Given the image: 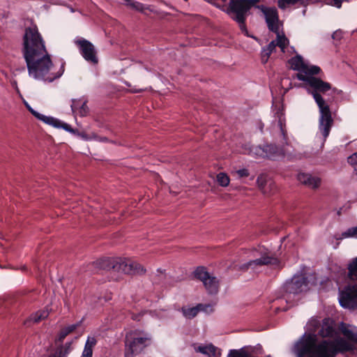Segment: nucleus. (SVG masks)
<instances>
[{
	"label": "nucleus",
	"instance_id": "c756f323",
	"mask_svg": "<svg viewBox=\"0 0 357 357\" xmlns=\"http://www.w3.org/2000/svg\"><path fill=\"white\" fill-rule=\"evenodd\" d=\"M195 277L203 282L210 276L209 273L206 271L203 266H199L196 268L194 272Z\"/></svg>",
	"mask_w": 357,
	"mask_h": 357
},
{
	"label": "nucleus",
	"instance_id": "20e7f679",
	"mask_svg": "<svg viewBox=\"0 0 357 357\" xmlns=\"http://www.w3.org/2000/svg\"><path fill=\"white\" fill-rule=\"evenodd\" d=\"M93 265L102 270H114L128 275H143L146 269L139 263L128 259H102L93 262Z\"/></svg>",
	"mask_w": 357,
	"mask_h": 357
},
{
	"label": "nucleus",
	"instance_id": "f257e3e1",
	"mask_svg": "<svg viewBox=\"0 0 357 357\" xmlns=\"http://www.w3.org/2000/svg\"><path fill=\"white\" fill-rule=\"evenodd\" d=\"M22 54L29 75L34 79L52 82L63 74L65 63L61 64L57 73H50L53 63L45 47V41L35 25L25 29Z\"/></svg>",
	"mask_w": 357,
	"mask_h": 357
},
{
	"label": "nucleus",
	"instance_id": "393cba45",
	"mask_svg": "<svg viewBox=\"0 0 357 357\" xmlns=\"http://www.w3.org/2000/svg\"><path fill=\"white\" fill-rule=\"evenodd\" d=\"M227 357H254L251 352L245 348L241 349H231L227 355ZM266 357H271L270 355Z\"/></svg>",
	"mask_w": 357,
	"mask_h": 357
},
{
	"label": "nucleus",
	"instance_id": "58836bf2",
	"mask_svg": "<svg viewBox=\"0 0 357 357\" xmlns=\"http://www.w3.org/2000/svg\"><path fill=\"white\" fill-rule=\"evenodd\" d=\"M332 38L334 40H340L342 38V31H340V30L335 31L333 33Z\"/></svg>",
	"mask_w": 357,
	"mask_h": 357
},
{
	"label": "nucleus",
	"instance_id": "bb28decb",
	"mask_svg": "<svg viewBox=\"0 0 357 357\" xmlns=\"http://www.w3.org/2000/svg\"><path fill=\"white\" fill-rule=\"evenodd\" d=\"M277 35V38L275 40L277 46H278L282 52H285V47L289 44L288 38L284 35H280V30H278V33H275Z\"/></svg>",
	"mask_w": 357,
	"mask_h": 357
},
{
	"label": "nucleus",
	"instance_id": "7ed1b4c3",
	"mask_svg": "<svg viewBox=\"0 0 357 357\" xmlns=\"http://www.w3.org/2000/svg\"><path fill=\"white\" fill-rule=\"evenodd\" d=\"M296 77L300 80L306 82L312 88L310 93L312 95L319 109V129L321 132L324 139L328 136L330 130L333 124L331 112L329 105L326 103L321 93H324L331 89V85L328 82H324L319 78L313 75H303L302 73H297Z\"/></svg>",
	"mask_w": 357,
	"mask_h": 357
},
{
	"label": "nucleus",
	"instance_id": "e433bc0d",
	"mask_svg": "<svg viewBox=\"0 0 357 357\" xmlns=\"http://www.w3.org/2000/svg\"><path fill=\"white\" fill-rule=\"evenodd\" d=\"M236 174L239 177H248L249 176V171L247 169H241L236 171Z\"/></svg>",
	"mask_w": 357,
	"mask_h": 357
},
{
	"label": "nucleus",
	"instance_id": "423d86ee",
	"mask_svg": "<svg viewBox=\"0 0 357 357\" xmlns=\"http://www.w3.org/2000/svg\"><path fill=\"white\" fill-rule=\"evenodd\" d=\"M249 11V6L245 2V0H230L226 10L229 17L238 23L241 31L247 36H249V35L245 20Z\"/></svg>",
	"mask_w": 357,
	"mask_h": 357
},
{
	"label": "nucleus",
	"instance_id": "a878e982",
	"mask_svg": "<svg viewBox=\"0 0 357 357\" xmlns=\"http://www.w3.org/2000/svg\"><path fill=\"white\" fill-rule=\"evenodd\" d=\"M49 315V311L47 310L38 311L34 314H32L29 319L25 322L26 324L29 321H33V323H38L41 320L46 319Z\"/></svg>",
	"mask_w": 357,
	"mask_h": 357
},
{
	"label": "nucleus",
	"instance_id": "ea45409f",
	"mask_svg": "<svg viewBox=\"0 0 357 357\" xmlns=\"http://www.w3.org/2000/svg\"><path fill=\"white\" fill-rule=\"evenodd\" d=\"M333 6L340 8L342 6V2L348 1V0H333Z\"/></svg>",
	"mask_w": 357,
	"mask_h": 357
},
{
	"label": "nucleus",
	"instance_id": "9d476101",
	"mask_svg": "<svg viewBox=\"0 0 357 357\" xmlns=\"http://www.w3.org/2000/svg\"><path fill=\"white\" fill-rule=\"evenodd\" d=\"M272 265L277 267L280 266V260L271 254L269 252H265L261 254V257L258 259L250 260L247 263L243 264L240 266V269L243 271H248V269H255L257 266Z\"/></svg>",
	"mask_w": 357,
	"mask_h": 357
},
{
	"label": "nucleus",
	"instance_id": "f8f14e48",
	"mask_svg": "<svg viewBox=\"0 0 357 357\" xmlns=\"http://www.w3.org/2000/svg\"><path fill=\"white\" fill-rule=\"evenodd\" d=\"M75 43L79 47L81 54L86 61L93 64L98 63L97 51L90 41L80 38L76 39Z\"/></svg>",
	"mask_w": 357,
	"mask_h": 357
},
{
	"label": "nucleus",
	"instance_id": "9b49d317",
	"mask_svg": "<svg viewBox=\"0 0 357 357\" xmlns=\"http://www.w3.org/2000/svg\"><path fill=\"white\" fill-rule=\"evenodd\" d=\"M291 69L297 70L303 75H314L320 73L321 68L317 66H309L301 55L297 54L289 60Z\"/></svg>",
	"mask_w": 357,
	"mask_h": 357
},
{
	"label": "nucleus",
	"instance_id": "39448f33",
	"mask_svg": "<svg viewBox=\"0 0 357 357\" xmlns=\"http://www.w3.org/2000/svg\"><path fill=\"white\" fill-rule=\"evenodd\" d=\"M152 336L150 333L141 330H135L128 333L125 337V356L133 357L139 354L148 346L151 345Z\"/></svg>",
	"mask_w": 357,
	"mask_h": 357
},
{
	"label": "nucleus",
	"instance_id": "72a5a7b5",
	"mask_svg": "<svg viewBox=\"0 0 357 357\" xmlns=\"http://www.w3.org/2000/svg\"><path fill=\"white\" fill-rule=\"evenodd\" d=\"M348 162L353 166L354 171L357 174V152L348 158Z\"/></svg>",
	"mask_w": 357,
	"mask_h": 357
},
{
	"label": "nucleus",
	"instance_id": "0eeeda50",
	"mask_svg": "<svg viewBox=\"0 0 357 357\" xmlns=\"http://www.w3.org/2000/svg\"><path fill=\"white\" fill-rule=\"evenodd\" d=\"M250 154L258 158H267L271 160H278L284 157L291 158L293 156L289 151L273 144H266L264 146H253L250 149Z\"/></svg>",
	"mask_w": 357,
	"mask_h": 357
},
{
	"label": "nucleus",
	"instance_id": "473e14b6",
	"mask_svg": "<svg viewBox=\"0 0 357 357\" xmlns=\"http://www.w3.org/2000/svg\"><path fill=\"white\" fill-rule=\"evenodd\" d=\"M229 178L227 174L220 172L217 175V181L222 187H227L229 183Z\"/></svg>",
	"mask_w": 357,
	"mask_h": 357
},
{
	"label": "nucleus",
	"instance_id": "1a4fd4ad",
	"mask_svg": "<svg viewBox=\"0 0 357 357\" xmlns=\"http://www.w3.org/2000/svg\"><path fill=\"white\" fill-rule=\"evenodd\" d=\"M340 305L349 310H357V284H348L339 295Z\"/></svg>",
	"mask_w": 357,
	"mask_h": 357
},
{
	"label": "nucleus",
	"instance_id": "79ce46f5",
	"mask_svg": "<svg viewBox=\"0 0 357 357\" xmlns=\"http://www.w3.org/2000/svg\"><path fill=\"white\" fill-rule=\"evenodd\" d=\"M76 134H77V135L80 136L82 138H83V139H86V140H87V139H89V138H88V137H87V135H86V133H84V132H82V133H80V132H79L77 130Z\"/></svg>",
	"mask_w": 357,
	"mask_h": 357
},
{
	"label": "nucleus",
	"instance_id": "dca6fc26",
	"mask_svg": "<svg viewBox=\"0 0 357 357\" xmlns=\"http://www.w3.org/2000/svg\"><path fill=\"white\" fill-rule=\"evenodd\" d=\"M70 107L73 113L78 114L80 116H86L89 112V109L86 105V101L81 103V100L73 99Z\"/></svg>",
	"mask_w": 357,
	"mask_h": 357
},
{
	"label": "nucleus",
	"instance_id": "f03ea898",
	"mask_svg": "<svg viewBox=\"0 0 357 357\" xmlns=\"http://www.w3.org/2000/svg\"><path fill=\"white\" fill-rule=\"evenodd\" d=\"M353 349V344L342 337L318 341L317 335L305 333L295 343L292 352L296 357H335Z\"/></svg>",
	"mask_w": 357,
	"mask_h": 357
},
{
	"label": "nucleus",
	"instance_id": "4c0bfd02",
	"mask_svg": "<svg viewBox=\"0 0 357 357\" xmlns=\"http://www.w3.org/2000/svg\"><path fill=\"white\" fill-rule=\"evenodd\" d=\"M277 45L275 43V40H272L266 47V51H268L269 52H273L276 47Z\"/></svg>",
	"mask_w": 357,
	"mask_h": 357
},
{
	"label": "nucleus",
	"instance_id": "4be33fe9",
	"mask_svg": "<svg viewBox=\"0 0 357 357\" xmlns=\"http://www.w3.org/2000/svg\"><path fill=\"white\" fill-rule=\"evenodd\" d=\"M53 120L54 121H50L48 124L52 125L55 128H61L64 129L65 130H66L69 132H71L73 134H76L77 130L72 128L69 124L62 122L61 121H60L57 119H55L54 117H53Z\"/></svg>",
	"mask_w": 357,
	"mask_h": 357
},
{
	"label": "nucleus",
	"instance_id": "aec40b11",
	"mask_svg": "<svg viewBox=\"0 0 357 357\" xmlns=\"http://www.w3.org/2000/svg\"><path fill=\"white\" fill-rule=\"evenodd\" d=\"M195 349L197 352L206 355L208 357H215L216 355L217 347L213 344H210L206 346H198Z\"/></svg>",
	"mask_w": 357,
	"mask_h": 357
},
{
	"label": "nucleus",
	"instance_id": "2f4dec72",
	"mask_svg": "<svg viewBox=\"0 0 357 357\" xmlns=\"http://www.w3.org/2000/svg\"><path fill=\"white\" fill-rule=\"evenodd\" d=\"M124 1L126 2V4L128 6L130 7L131 8H132L135 10L143 12L144 10V5L138 1H135L133 0H124Z\"/></svg>",
	"mask_w": 357,
	"mask_h": 357
},
{
	"label": "nucleus",
	"instance_id": "37998d69",
	"mask_svg": "<svg viewBox=\"0 0 357 357\" xmlns=\"http://www.w3.org/2000/svg\"><path fill=\"white\" fill-rule=\"evenodd\" d=\"M130 91L132 92V93H139V92H142L144 90L140 89H131Z\"/></svg>",
	"mask_w": 357,
	"mask_h": 357
},
{
	"label": "nucleus",
	"instance_id": "c9c22d12",
	"mask_svg": "<svg viewBox=\"0 0 357 357\" xmlns=\"http://www.w3.org/2000/svg\"><path fill=\"white\" fill-rule=\"evenodd\" d=\"M271 54V52L266 51V47H264L261 52V61L264 63L268 61V59Z\"/></svg>",
	"mask_w": 357,
	"mask_h": 357
},
{
	"label": "nucleus",
	"instance_id": "c85d7f7f",
	"mask_svg": "<svg viewBox=\"0 0 357 357\" xmlns=\"http://www.w3.org/2000/svg\"><path fill=\"white\" fill-rule=\"evenodd\" d=\"M348 238H357V227H353L347 229L345 231L341 234L340 237H336V239L342 240Z\"/></svg>",
	"mask_w": 357,
	"mask_h": 357
},
{
	"label": "nucleus",
	"instance_id": "4468645a",
	"mask_svg": "<svg viewBox=\"0 0 357 357\" xmlns=\"http://www.w3.org/2000/svg\"><path fill=\"white\" fill-rule=\"evenodd\" d=\"M297 179L301 183L312 189L319 188L321 184L320 178L308 173H299L297 175Z\"/></svg>",
	"mask_w": 357,
	"mask_h": 357
},
{
	"label": "nucleus",
	"instance_id": "ddd939ff",
	"mask_svg": "<svg viewBox=\"0 0 357 357\" xmlns=\"http://www.w3.org/2000/svg\"><path fill=\"white\" fill-rule=\"evenodd\" d=\"M258 8L265 16L268 29L273 33H278L280 30V20L277 9L274 7H266L263 5L259 6Z\"/></svg>",
	"mask_w": 357,
	"mask_h": 357
},
{
	"label": "nucleus",
	"instance_id": "5701e85b",
	"mask_svg": "<svg viewBox=\"0 0 357 357\" xmlns=\"http://www.w3.org/2000/svg\"><path fill=\"white\" fill-rule=\"evenodd\" d=\"M341 331L344 336L348 340L357 343V328L350 329L345 325H342L341 327Z\"/></svg>",
	"mask_w": 357,
	"mask_h": 357
},
{
	"label": "nucleus",
	"instance_id": "a19ab883",
	"mask_svg": "<svg viewBox=\"0 0 357 357\" xmlns=\"http://www.w3.org/2000/svg\"><path fill=\"white\" fill-rule=\"evenodd\" d=\"M259 1V0H245V2L247 3V5L249 6V10Z\"/></svg>",
	"mask_w": 357,
	"mask_h": 357
},
{
	"label": "nucleus",
	"instance_id": "cd10ccee",
	"mask_svg": "<svg viewBox=\"0 0 357 357\" xmlns=\"http://www.w3.org/2000/svg\"><path fill=\"white\" fill-rule=\"evenodd\" d=\"M202 306V305H198L196 307H182L181 311L183 312V314L185 317L188 319H192L195 317L197 316V313L199 311V307Z\"/></svg>",
	"mask_w": 357,
	"mask_h": 357
},
{
	"label": "nucleus",
	"instance_id": "f704fd0d",
	"mask_svg": "<svg viewBox=\"0 0 357 357\" xmlns=\"http://www.w3.org/2000/svg\"><path fill=\"white\" fill-rule=\"evenodd\" d=\"M67 350H63L62 348H61L55 353L51 354L49 357H67Z\"/></svg>",
	"mask_w": 357,
	"mask_h": 357
},
{
	"label": "nucleus",
	"instance_id": "f3484780",
	"mask_svg": "<svg viewBox=\"0 0 357 357\" xmlns=\"http://www.w3.org/2000/svg\"><path fill=\"white\" fill-rule=\"evenodd\" d=\"M97 343L95 337H88L80 357H93V350Z\"/></svg>",
	"mask_w": 357,
	"mask_h": 357
},
{
	"label": "nucleus",
	"instance_id": "2eb2a0df",
	"mask_svg": "<svg viewBox=\"0 0 357 357\" xmlns=\"http://www.w3.org/2000/svg\"><path fill=\"white\" fill-rule=\"evenodd\" d=\"M318 333L322 337H333L336 334V331L333 319L330 318L324 319Z\"/></svg>",
	"mask_w": 357,
	"mask_h": 357
},
{
	"label": "nucleus",
	"instance_id": "7c9ffc66",
	"mask_svg": "<svg viewBox=\"0 0 357 357\" xmlns=\"http://www.w3.org/2000/svg\"><path fill=\"white\" fill-rule=\"evenodd\" d=\"M27 108L29 109V111L35 116L38 119L45 122V123L48 124L50 121H54L53 120V117L52 116H45L43 114H41L38 112H37L36 111H35L34 109H33L30 106L27 105Z\"/></svg>",
	"mask_w": 357,
	"mask_h": 357
},
{
	"label": "nucleus",
	"instance_id": "b1692460",
	"mask_svg": "<svg viewBox=\"0 0 357 357\" xmlns=\"http://www.w3.org/2000/svg\"><path fill=\"white\" fill-rule=\"evenodd\" d=\"M275 117L278 119V125L280 128L281 133L284 137V139L286 140L287 138V131L285 130V119L284 117V113L282 109L278 108L277 112L275 114Z\"/></svg>",
	"mask_w": 357,
	"mask_h": 357
},
{
	"label": "nucleus",
	"instance_id": "a211bd4d",
	"mask_svg": "<svg viewBox=\"0 0 357 357\" xmlns=\"http://www.w3.org/2000/svg\"><path fill=\"white\" fill-rule=\"evenodd\" d=\"M203 283L209 294H215L218 291L219 283L216 278L210 275Z\"/></svg>",
	"mask_w": 357,
	"mask_h": 357
},
{
	"label": "nucleus",
	"instance_id": "a18cd8bd",
	"mask_svg": "<svg viewBox=\"0 0 357 357\" xmlns=\"http://www.w3.org/2000/svg\"><path fill=\"white\" fill-rule=\"evenodd\" d=\"M101 141L106 142L107 141V139L106 137H103L101 139Z\"/></svg>",
	"mask_w": 357,
	"mask_h": 357
},
{
	"label": "nucleus",
	"instance_id": "412c9836",
	"mask_svg": "<svg viewBox=\"0 0 357 357\" xmlns=\"http://www.w3.org/2000/svg\"><path fill=\"white\" fill-rule=\"evenodd\" d=\"M347 270V278L351 281H357V257L349 263Z\"/></svg>",
	"mask_w": 357,
	"mask_h": 357
},
{
	"label": "nucleus",
	"instance_id": "6ab92c4d",
	"mask_svg": "<svg viewBox=\"0 0 357 357\" xmlns=\"http://www.w3.org/2000/svg\"><path fill=\"white\" fill-rule=\"evenodd\" d=\"M82 320L79 322L68 326L63 328H62L58 335L57 340L60 342H62L66 337L73 332L76 328H77L82 324Z\"/></svg>",
	"mask_w": 357,
	"mask_h": 357
},
{
	"label": "nucleus",
	"instance_id": "c03bdc74",
	"mask_svg": "<svg viewBox=\"0 0 357 357\" xmlns=\"http://www.w3.org/2000/svg\"><path fill=\"white\" fill-rule=\"evenodd\" d=\"M132 318V319H134V320H139V319H138V316H133Z\"/></svg>",
	"mask_w": 357,
	"mask_h": 357
},
{
	"label": "nucleus",
	"instance_id": "6e6552de",
	"mask_svg": "<svg viewBox=\"0 0 357 357\" xmlns=\"http://www.w3.org/2000/svg\"><path fill=\"white\" fill-rule=\"evenodd\" d=\"M307 285V278L303 275L294 276L291 280L286 282L283 287V296L286 302H291L295 295L306 291Z\"/></svg>",
	"mask_w": 357,
	"mask_h": 357
}]
</instances>
